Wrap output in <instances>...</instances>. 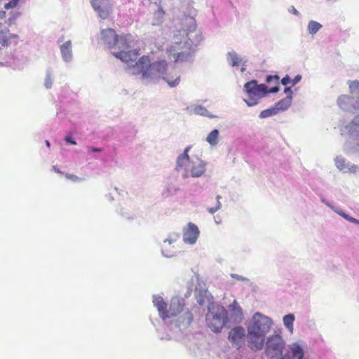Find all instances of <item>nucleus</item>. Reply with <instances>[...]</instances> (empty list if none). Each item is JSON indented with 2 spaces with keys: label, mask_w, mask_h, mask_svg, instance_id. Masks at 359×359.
I'll return each mask as SVG.
<instances>
[{
  "label": "nucleus",
  "mask_w": 359,
  "mask_h": 359,
  "mask_svg": "<svg viewBox=\"0 0 359 359\" xmlns=\"http://www.w3.org/2000/svg\"><path fill=\"white\" fill-rule=\"evenodd\" d=\"M208 327L214 332H220L226 325V316L224 313L219 315L210 314L207 316Z\"/></svg>",
  "instance_id": "nucleus-10"
},
{
  "label": "nucleus",
  "mask_w": 359,
  "mask_h": 359,
  "mask_svg": "<svg viewBox=\"0 0 359 359\" xmlns=\"http://www.w3.org/2000/svg\"><path fill=\"white\" fill-rule=\"evenodd\" d=\"M186 20L189 21L190 25L188 28L184 29L183 32H185L186 34H187V32H191L196 29V24L194 20L192 18H187Z\"/></svg>",
  "instance_id": "nucleus-29"
},
{
  "label": "nucleus",
  "mask_w": 359,
  "mask_h": 359,
  "mask_svg": "<svg viewBox=\"0 0 359 359\" xmlns=\"http://www.w3.org/2000/svg\"><path fill=\"white\" fill-rule=\"evenodd\" d=\"M65 177L73 182H78L81 180L79 177L73 174H65Z\"/></svg>",
  "instance_id": "nucleus-34"
},
{
  "label": "nucleus",
  "mask_w": 359,
  "mask_h": 359,
  "mask_svg": "<svg viewBox=\"0 0 359 359\" xmlns=\"http://www.w3.org/2000/svg\"><path fill=\"white\" fill-rule=\"evenodd\" d=\"M194 112L196 114L204 116H210L212 117V116L209 115L208 111L203 107L201 106H197L194 108Z\"/></svg>",
  "instance_id": "nucleus-27"
},
{
  "label": "nucleus",
  "mask_w": 359,
  "mask_h": 359,
  "mask_svg": "<svg viewBox=\"0 0 359 359\" xmlns=\"http://www.w3.org/2000/svg\"><path fill=\"white\" fill-rule=\"evenodd\" d=\"M302 79V76L300 75H297L294 77V79L292 80V84L294 85L297 83H298Z\"/></svg>",
  "instance_id": "nucleus-40"
},
{
  "label": "nucleus",
  "mask_w": 359,
  "mask_h": 359,
  "mask_svg": "<svg viewBox=\"0 0 359 359\" xmlns=\"http://www.w3.org/2000/svg\"><path fill=\"white\" fill-rule=\"evenodd\" d=\"M278 79H279V77L278 76H268L266 77V81L267 83H270L271 81L275 80L276 82H278Z\"/></svg>",
  "instance_id": "nucleus-36"
},
{
  "label": "nucleus",
  "mask_w": 359,
  "mask_h": 359,
  "mask_svg": "<svg viewBox=\"0 0 359 359\" xmlns=\"http://www.w3.org/2000/svg\"><path fill=\"white\" fill-rule=\"evenodd\" d=\"M135 39L131 34H121L117 35L113 45L114 55L124 62H130L136 60L140 55L139 50H129L134 46Z\"/></svg>",
  "instance_id": "nucleus-1"
},
{
  "label": "nucleus",
  "mask_w": 359,
  "mask_h": 359,
  "mask_svg": "<svg viewBox=\"0 0 359 359\" xmlns=\"http://www.w3.org/2000/svg\"><path fill=\"white\" fill-rule=\"evenodd\" d=\"M91 4L101 18H108L111 8L109 0H91Z\"/></svg>",
  "instance_id": "nucleus-12"
},
{
  "label": "nucleus",
  "mask_w": 359,
  "mask_h": 359,
  "mask_svg": "<svg viewBox=\"0 0 359 359\" xmlns=\"http://www.w3.org/2000/svg\"><path fill=\"white\" fill-rule=\"evenodd\" d=\"M88 151L89 152H100L102 151V149L101 148L89 147H88Z\"/></svg>",
  "instance_id": "nucleus-39"
},
{
  "label": "nucleus",
  "mask_w": 359,
  "mask_h": 359,
  "mask_svg": "<svg viewBox=\"0 0 359 359\" xmlns=\"http://www.w3.org/2000/svg\"><path fill=\"white\" fill-rule=\"evenodd\" d=\"M54 170H55V172H58V173H62V172H60V170H56L55 168H54Z\"/></svg>",
  "instance_id": "nucleus-45"
},
{
  "label": "nucleus",
  "mask_w": 359,
  "mask_h": 359,
  "mask_svg": "<svg viewBox=\"0 0 359 359\" xmlns=\"http://www.w3.org/2000/svg\"><path fill=\"white\" fill-rule=\"evenodd\" d=\"M294 321V316L293 314H287L283 317V323L287 329L292 332L293 331V323Z\"/></svg>",
  "instance_id": "nucleus-21"
},
{
  "label": "nucleus",
  "mask_w": 359,
  "mask_h": 359,
  "mask_svg": "<svg viewBox=\"0 0 359 359\" xmlns=\"http://www.w3.org/2000/svg\"><path fill=\"white\" fill-rule=\"evenodd\" d=\"M175 241V240H173V239L167 238V239H165V240L164 241V243H168L169 245H171V244L173 243V241Z\"/></svg>",
  "instance_id": "nucleus-43"
},
{
  "label": "nucleus",
  "mask_w": 359,
  "mask_h": 359,
  "mask_svg": "<svg viewBox=\"0 0 359 359\" xmlns=\"http://www.w3.org/2000/svg\"><path fill=\"white\" fill-rule=\"evenodd\" d=\"M167 69L168 63L165 60L151 62L148 79H163L170 87L177 86L180 81V76L175 71L167 74Z\"/></svg>",
  "instance_id": "nucleus-4"
},
{
  "label": "nucleus",
  "mask_w": 359,
  "mask_h": 359,
  "mask_svg": "<svg viewBox=\"0 0 359 359\" xmlns=\"http://www.w3.org/2000/svg\"><path fill=\"white\" fill-rule=\"evenodd\" d=\"M2 25L0 23V43L2 46H8L12 38L17 37V35L9 32L8 29H2Z\"/></svg>",
  "instance_id": "nucleus-17"
},
{
  "label": "nucleus",
  "mask_w": 359,
  "mask_h": 359,
  "mask_svg": "<svg viewBox=\"0 0 359 359\" xmlns=\"http://www.w3.org/2000/svg\"><path fill=\"white\" fill-rule=\"evenodd\" d=\"M219 131L217 129L211 131L207 138V142L211 145H216L218 142Z\"/></svg>",
  "instance_id": "nucleus-22"
},
{
  "label": "nucleus",
  "mask_w": 359,
  "mask_h": 359,
  "mask_svg": "<svg viewBox=\"0 0 359 359\" xmlns=\"http://www.w3.org/2000/svg\"><path fill=\"white\" fill-rule=\"evenodd\" d=\"M220 198L221 197L219 196H217V205L215 207L208 208V212L210 213L213 214L216 211H217L218 210L220 209V208H221V203L219 201Z\"/></svg>",
  "instance_id": "nucleus-31"
},
{
  "label": "nucleus",
  "mask_w": 359,
  "mask_h": 359,
  "mask_svg": "<svg viewBox=\"0 0 359 359\" xmlns=\"http://www.w3.org/2000/svg\"><path fill=\"white\" fill-rule=\"evenodd\" d=\"M20 13L18 12L15 13L13 14L12 16L8 19V20H5L6 12L3 11H0V20H4L5 22L8 25H11V24H13L14 22V21L20 15Z\"/></svg>",
  "instance_id": "nucleus-25"
},
{
  "label": "nucleus",
  "mask_w": 359,
  "mask_h": 359,
  "mask_svg": "<svg viewBox=\"0 0 359 359\" xmlns=\"http://www.w3.org/2000/svg\"><path fill=\"white\" fill-rule=\"evenodd\" d=\"M292 97L291 96H287V97L280 100L275 105L276 108H277L278 111H285L288 109V107L291 105Z\"/></svg>",
  "instance_id": "nucleus-19"
},
{
  "label": "nucleus",
  "mask_w": 359,
  "mask_h": 359,
  "mask_svg": "<svg viewBox=\"0 0 359 359\" xmlns=\"http://www.w3.org/2000/svg\"><path fill=\"white\" fill-rule=\"evenodd\" d=\"M154 306L157 309L159 316L165 320V316L168 313V304L161 296H154L153 299Z\"/></svg>",
  "instance_id": "nucleus-15"
},
{
  "label": "nucleus",
  "mask_w": 359,
  "mask_h": 359,
  "mask_svg": "<svg viewBox=\"0 0 359 359\" xmlns=\"http://www.w3.org/2000/svg\"><path fill=\"white\" fill-rule=\"evenodd\" d=\"M227 59L232 67L239 66L242 63V59L234 52L229 53Z\"/></svg>",
  "instance_id": "nucleus-20"
},
{
  "label": "nucleus",
  "mask_w": 359,
  "mask_h": 359,
  "mask_svg": "<svg viewBox=\"0 0 359 359\" xmlns=\"http://www.w3.org/2000/svg\"><path fill=\"white\" fill-rule=\"evenodd\" d=\"M341 217H343L344 219H346V220L351 222H353V223H355V224H359V220L357 219H355L352 217H350L348 215L341 212H339V213Z\"/></svg>",
  "instance_id": "nucleus-32"
},
{
  "label": "nucleus",
  "mask_w": 359,
  "mask_h": 359,
  "mask_svg": "<svg viewBox=\"0 0 359 359\" xmlns=\"http://www.w3.org/2000/svg\"><path fill=\"white\" fill-rule=\"evenodd\" d=\"M169 57L170 59H173L175 62L184 61L189 56V53L187 52H177V48L171 46L169 49Z\"/></svg>",
  "instance_id": "nucleus-16"
},
{
  "label": "nucleus",
  "mask_w": 359,
  "mask_h": 359,
  "mask_svg": "<svg viewBox=\"0 0 359 359\" xmlns=\"http://www.w3.org/2000/svg\"><path fill=\"white\" fill-rule=\"evenodd\" d=\"M191 147H187L184 153L180 154L177 159V170H184V177H199L205 172L206 163L197 156L190 157L188 152Z\"/></svg>",
  "instance_id": "nucleus-2"
},
{
  "label": "nucleus",
  "mask_w": 359,
  "mask_h": 359,
  "mask_svg": "<svg viewBox=\"0 0 359 359\" xmlns=\"http://www.w3.org/2000/svg\"><path fill=\"white\" fill-rule=\"evenodd\" d=\"M335 164H336L337 167L341 170H344L346 168V163H345V160L341 157L336 158Z\"/></svg>",
  "instance_id": "nucleus-28"
},
{
  "label": "nucleus",
  "mask_w": 359,
  "mask_h": 359,
  "mask_svg": "<svg viewBox=\"0 0 359 359\" xmlns=\"http://www.w3.org/2000/svg\"><path fill=\"white\" fill-rule=\"evenodd\" d=\"M266 345V353L271 355V357L278 356L282 353L283 341L280 336H271Z\"/></svg>",
  "instance_id": "nucleus-8"
},
{
  "label": "nucleus",
  "mask_w": 359,
  "mask_h": 359,
  "mask_svg": "<svg viewBox=\"0 0 359 359\" xmlns=\"http://www.w3.org/2000/svg\"><path fill=\"white\" fill-rule=\"evenodd\" d=\"M245 329L241 326H236L230 330L228 339L236 349L239 350L245 344Z\"/></svg>",
  "instance_id": "nucleus-7"
},
{
  "label": "nucleus",
  "mask_w": 359,
  "mask_h": 359,
  "mask_svg": "<svg viewBox=\"0 0 359 359\" xmlns=\"http://www.w3.org/2000/svg\"><path fill=\"white\" fill-rule=\"evenodd\" d=\"M290 82H291L290 78L287 75L285 76L284 78H283L281 80V83L283 85H287Z\"/></svg>",
  "instance_id": "nucleus-38"
},
{
  "label": "nucleus",
  "mask_w": 359,
  "mask_h": 359,
  "mask_svg": "<svg viewBox=\"0 0 359 359\" xmlns=\"http://www.w3.org/2000/svg\"><path fill=\"white\" fill-rule=\"evenodd\" d=\"M117 34L115 30L111 28L102 29L100 32V39L102 43L107 46L108 48H113L114 41L116 39Z\"/></svg>",
  "instance_id": "nucleus-14"
},
{
  "label": "nucleus",
  "mask_w": 359,
  "mask_h": 359,
  "mask_svg": "<svg viewBox=\"0 0 359 359\" xmlns=\"http://www.w3.org/2000/svg\"><path fill=\"white\" fill-rule=\"evenodd\" d=\"M184 306V300L183 299L177 297L172 298L168 308L165 319L177 317L176 325L179 327H187L193 320V315Z\"/></svg>",
  "instance_id": "nucleus-3"
},
{
  "label": "nucleus",
  "mask_w": 359,
  "mask_h": 359,
  "mask_svg": "<svg viewBox=\"0 0 359 359\" xmlns=\"http://www.w3.org/2000/svg\"><path fill=\"white\" fill-rule=\"evenodd\" d=\"M229 309L236 316L241 317L243 314L242 309L236 300H234L233 303L229 305Z\"/></svg>",
  "instance_id": "nucleus-23"
},
{
  "label": "nucleus",
  "mask_w": 359,
  "mask_h": 359,
  "mask_svg": "<svg viewBox=\"0 0 359 359\" xmlns=\"http://www.w3.org/2000/svg\"><path fill=\"white\" fill-rule=\"evenodd\" d=\"M155 15H157L160 18H163L165 15V11L162 8H159L155 13Z\"/></svg>",
  "instance_id": "nucleus-35"
},
{
  "label": "nucleus",
  "mask_w": 359,
  "mask_h": 359,
  "mask_svg": "<svg viewBox=\"0 0 359 359\" xmlns=\"http://www.w3.org/2000/svg\"><path fill=\"white\" fill-rule=\"evenodd\" d=\"M46 144L47 145V147H50V142H49V141L46 140Z\"/></svg>",
  "instance_id": "nucleus-44"
},
{
  "label": "nucleus",
  "mask_w": 359,
  "mask_h": 359,
  "mask_svg": "<svg viewBox=\"0 0 359 359\" xmlns=\"http://www.w3.org/2000/svg\"><path fill=\"white\" fill-rule=\"evenodd\" d=\"M65 140L67 143H69L73 145L76 144V142L73 140L71 135L67 136Z\"/></svg>",
  "instance_id": "nucleus-37"
},
{
  "label": "nucleus",
  "mask_w": 359,
  "mask_h": 359,
  "mask_svg": "<svg viewBox=\"0 0 359 359\" xmlns=\"http://www.w3.org/2000/svg\"><path fill=\"white\" fill-rule=\"evenodd\" d=\"M151 60L149 56L143 55L140 57L132 68L133 74H142V78L148 79L149 70L150 68Z\"/></svg>",
  "instance_id": "nucleus-9"
},
{
  "label": "nucleus",
  "mask_w": 359,
  "mask_h": 359,
  "mask_svg": "<svg viewBox=\"0 0 359 359\" xmlns=\"http://www.w3.org/2000/svg\"><path fill=\"white\" fill-rule=\"evenodd\" d=\"M247 339L248 346L252 351H260L264 347L265 336L248 330Z\"/></svg>",
  "instance_id": "nucleus-11"
},
{
  "label": "nucleus",
  "mask_w": 359,
  "mask_h": 359,
  "mask_svg": "<svg viewBox=\"0 0 359 359\" xmlns=\"http://www.w3.org/2000/svg\"><path fill=\"white\" fill-rule=\"evenodd\" d=\"M290 12L292 13L294 15H297L299 14V12L297 11V9L294 6H291L290 9Z\"/></svg>",
  "instance_id": "nucleus-42"
},
{
  "label": "nucleus",
  "mask_w": 359,
  "mask_h": 359,
  "mask_svg": "<svg viewBox=\"0 0 359 359\" xmlns=\"http://www.w3.org/2000/svg\"><path fill=\"white\" fill-rule=\"evenodd\" d=\"M271 320L259 313H256L252 317V323L248 327V330L266 336L271 327Z\"/></svg>",
  "instance_id": "nucleus-6"
},
{
  "label": "nucleus",
  "mask_w": 359,
  "mask_h": 359,
  "mask_svg": "<svg viewBox=\"0 0 359 359\" xmlns=\"http://www.w3.org/2000/svg\"><path fill=\"white\" fill-rule=\"evenodd\" d=\"M63 58L68 60L72 56V43L70 41L65 42L60 47Z\"/></svg>",
  "instance_id": "nucleus-18"
},
{
  "label": "nucleus",
  "mask_w": 359,
  "mask_h": 359,
  "mask_svg": "<svg viewBox=\"0 0 359 359\" xmlns=\"http://www.w3.org/2000/svg\"><path fill=\"white\" fill-rule=\"evenodd\" d=\"M19 1L20 0H11L8 3H7L4 7L6 9L15 8L18 6Z\"/></svg>",
  "instance_id": "nucleus-33"
},
{
  "label": "nucleus",
  "mask_w": 359,
  "mask_h": 359,
  "mask_svg": "<svg viewBox=\"0 0 359 359\" xmlns=\"http://www.w3.org/2000/svg\"><path fill=\"white\" fill-rule=\"evenodd\" d=\"M200 231L198 226L189 222L183 231V240L186 243L194 244L196 242Z\"/></svg>",
  "instance_id": "nucleus-13"
},
{
  "label": "nucleus",
  "mask_w": 359,
  "mask_h": 359,
  "mask_svg": "<svg viewBox=\"0 0 359 359\" xmlns=\"http://www.w3.org/2000/svg\"><path fill=\"white\" fill-rule=\"evenodd\" d=\"M350 88L352 93H355L357 95H359V82L358 81H353L350 83Z\"/></svg>",
  "instance_id": "nucleus-30"
},
{
  "label": "nucleus",
  "mask_w": 359,
  "mask_h": 359,
  "mask_svg": "<svg viewBox=\"0 0 359 359\" xmlns=\"http://www.w3.org/2000/svg\"><path fill=\"white\" fill-rule=\"evenodd\" d=\"M284 91L286 94H287V96L292 97V91L290 87L285 88Z\"/></svg>",
  "instance_id": "nucleus-41"
},
{
  "label": "nucleus",
  "mask_w": 359,
  "mask_h": 359,
  "mask_svg": "<svg viewBox=\"0 0 359 359\" xmlns=\"http://www.w3.org/2000/svg\"><path fill=\"white\" fill-rule=\"evenodd\" d=\"M322 25L316 21H311L308 25L309 32L313 34H316Z\"/></svg>",
  "instance_id": "nucleus-26"
},
{
  "label": "nucleus",
  "mask_w": 359,
  "mask_h": 359,
  "mask_svg": "<svg viewBox=\"0 0 359 359\" xmlns=\"http://www.w3.org/2000/svg\"><path fill=\"white\" fill-rule=\"evenodd\" d=\"M244 90L248 96V99L245 100V102L248 106H254L267 93H277L279 88L278 86H275L268 90L265 84H257V81L252 80L244 85Z\"/></svg>",
  "instance_id": "nucleus-5"
},
{
  "label": "nucleus",
  "mask_w": 359,
  "mask_h": 359,
  "mask_svg": "<svg viewBox=\"0 0 359 359\" xmlns=\"http://www.w3.org/2000/svg\"><path fill=\"white\" fill-rule=\"evenodd\" d=\"M278 113V111L277 110V108H276V107L274 106L273 107H271L270 109H265V110H263L262 111H261V113L259 114V117L261 118H267V117H269L271 116H274V115L277 114Z\"/></svg>",
  "instance_id": "nucleus-24"
}]
</instances>
